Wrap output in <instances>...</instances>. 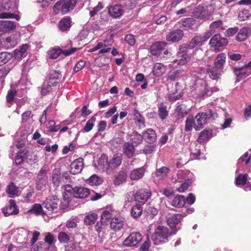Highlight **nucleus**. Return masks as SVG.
I'll use <instances>...</instances> for the list:
<instances>
[{
    "instance_id": "nucleus-27",
    "label": "nucleus",
    "mask_w": 251,
    "mask_h": 251,
    "mask_svg": "<svg viewBox=\"0 0 251 251\" xmlns=\"http://www.w3.org/2000/svg\"><path fill=\"white\" fill-rule=\"evenodd\" d=\"M235 75L236 76V81L239 82L243 78L247 77L249 74L244 67H234L233 69Z\"/></svg>"
},
{
    "instance_id": "nucleus-34",
    "label": "nucleus",
    "mask_w": 251,
    "mask_h": 251,
    "mask_svg": "<svg viewBox=\"0 0 251 251\" xmlns=\"http://www.w3.org/2000/svg\"><path fill=\"white\" fill-rule=\"evenodd\" d=\"M127 177V175L125 171L121 170L116 175L114 183L115 185H119L125 182Z\"/></svg>"
},
{
    "instance_id": "nucleus-60",
    "label": "nucleus",
    "mask_w": 251,
    "mask_h": 251,
    "mask_svg": "<svg viewBox=\"0 0 251 251\" xmlns=\"http://www.w3.org/2000/svg\"><path fill=\"white\" fill-rule=\"evenodd\" d=\"M58 239L61 243H68L70 240L69 236L64 232H60L58 235Z\"/></svg>"
},
{
    "instance_id": "nucleus-4",
    "label": "nucleus",
    "mask_w": 251,
    "mask_h": 251,
    "mask_svg": "<svg viewBox=\"0 0 251 251\" xmlns=\"http://www.w3.org/2000/svg\"><path fill=\"white\" fill-rule=\"evenodd\" d=\"M61 77L58 72L53 71L50 73L49 79L47 84H45L41 90V94L46 95L52 90V87L56 86Z\"/></svg>"
},
{
    "instance_id": "nucleus-2",
    "label": "nucleus",
    "mask_w": 251,
    "mask_h": 251,
    "mask_svg": "<svg viewBox=\"0 0 251 251\" xmlns=\"http://www.w3.org/2000/svg\"><path fill=\"white\" fill-rule=\"evenodd\" d=\"M18 0H9L4 3L3 10L7 12L0 13V19H15L19 21L20 17L16 13L18 12Z\"/></svg>"
},
{
    "instance_id": "nucleus-21",
    "label": "nucleus",
    "mask_w": 251,
    "mask_h": 251,
    "mask_svg": "<svg viewBox=\"0 0 251 251\" xmlns=\"http://www.w3.org/2000/svg\"><path fill=\"white\" fill-rule=\"evenodd\" d=\"M124 226V219L120 217H115L110 222V228L115 232L119 231L123 229Z\"/></svg>"
},
{
    "instance_id": "nucleus-55",
    "label": "nucleus",
    "mask_w": 251,
    "mask_h": 251,
    "mask_svg": "<svg viewBox=\"0 0 251 251\" xmlns=\"http://www.w3.org/2000/svg\"><path fill=\"white\" fill-rule=\"evenodd\" d=\"M27 158L26 151H23L17 154L15 159V163L17 165H20L22 164L25 159H27Z\"/></svg>"
},
{
    "instance_id": "nucleus-1",
    "label": "nucleus",
    "mask_w": 251,
    "mask_h": 251,
    "mask_svg": "<svg viewBox=\"0 0 251 251\" xmlns=\"http://www.w3.org/2000/svg\"><path fill=\"white\" fill-rule=\"evenodd\" d=\"M122 161L123 155L121 153L115 154L109 160H108L106 155H102L99 159L98 166L100 169L108 174H111L122 164Z\"/></svg>"
},
{
    "instance_id": "nucleus-12",
    "label": "nucleus",
    "mask_w": 251,
    "mask_h": 251,
    "mask_svg": "<svg viewBox=\"0 0 251 251\" xmlns=\"http://www.w3.org/2000/svg\"><path fill=\"white\" fill-rule=\"evenodd\" d=\"M151 193L150 190L141 189L138 190L134 195L135 201L139 203L144 204L150 198Z\"/></svg>"
},
{
    "instance_id": "nucleus-24",
    "label": "nucleus",
    "mask_w": 251,
    "mask_h": 251,
    "mask_svg": "<svg viewBox=\"0 0 251 251\" xmlns=\"http://www.w3.org/2000/svg\"><path fill=\"white\" fill-rule=\"evenodd\" d=\"M16 27L15 22L10 21H0V31L9 32L14 30Z\"/></svg>"
},
{
    "instance_id": "nucleus-44",
    "label": "nucleus",
    "mask_w": 251,
    "mask_h": 251,
    "mask_svg": "<svg viewBox=\"0 0 251 251\" xmlns=\"http://www.w3.org/2000/svg\"><path fill=\"white\" fill-rule=\"evenodd\" d=\"M195 124H196V121L193 116L189 115L185 121V130L187 132L191 131L193 127L195 128Z\"/></svg>"
},
{
    "instance_id": "nucleus-19",
    "label": "nucleus",
    "mask_w": 251,
    "mask_h": 251,
    "mask_svg": "<svg viewBox=\"0 0 251 251\" xmlns=\"http://www.w3.org/2000/svg\"><path fill=\"white\" fill-rule=\"evenodd\" d=\"M124 12L123 6L120 4L111 5L108 8V13L115 18L120 17Z\"/></svg>"
},
{
    "instance_id": "nucleus-28",
    "label": "nucleus",
    "mask_w": 251,
    "mask_h": 251,
    "mask_svg": "<svg viewBox=\"0 0 251 251\" xmlns=\"http://www.w3.org/2000/svg\"><path fill=\"white\" fill-rule=\"evenodd\" d=\"M212 131L210 129H204L200 132L197 141L200 144L206 142L211 137Z\"/></svg>"
},
{
    "instance_id": "nucleus-46",
    "label": "nucleus",
    "mask_w": 251,
    "mask_h": 251,
    "mask_svg": "<svg viewBox=\"0 0 251 251\" xmlns=\"http://www.w3.org/2000/svg\"><path fill=\"white\" fill-rule=\"evenodd\" d=\"M102 182V179L96 175H92L87 180V183L91 186L99 185Z\"/></svg>"
},
{
    "instance_id": "nucleus-38",
    "label": "nucleus",
    "mask_w": 251,
    "mask_h": 251,
    "mask_svg": "<svg viewBox=\"0 0 251 251\" xmlns=\"http://www.w3.org/2000/svg\"><path fill=\"white\" fill-rule=\"evenodd\" d=\"M134 147L129 143H126L124 145V152L128 158H131L134 156L135 151Z\"/></svg>"
},
{
    "instance_id": "nucleus-62",
    "label": "nucleus",
    "mask_w": 251,
    "mask_h": 251,
    "mask_svg": "<svg viewBox=\"0 0 251 251\" xmlns=\"http://www.w3.org/2000/svg\"><path fill=\"white\" fill-rule=\"evenodd\" d=\"M16 94L17 92L14 90H9L6 96L7 101L9 103H12Z\"/></svg>"
},
{
    "instance_id": "nucleus-22",
    "label": "nucleus",
    "mask_w": 251,
    "mask_h": 251,
    "mask_svg": "<svg viewBox=\"0 0 251 251\" xmlns=\"http://www.w3.org/2000/svg\"><path fill=\"white\" fill-rule=\"evenodd\" d=\"M220 54L217 56L216 61L215 63L214 66L208 69L210 77L213 80H217L219 77V67L220 59L219 57Z\"/></svg>"
},
{
    "instance_id": "nucleus-18",
    "label": "nucleus",
    "mask_w": 251,
    "mask_h": 251,
    "mask_svg": "<svg viewBox=\"0 0 251 251\" xmlns=\"http://www.w3.org/2000/svg\"><path fill=\"white\" fill-rule=\"evenodd\" d=\"M2 211L4 216H8L10 215L17 214L19 212V209L15 201L13 200H10L9 205L3 208Z\"/></svg>"
},
{
    "instance_id": "nucleus-13",
    "label": "nucleus",
    "mask_w": 251,
    "mask_h": 251,
    "mask_svg": "<svg viewBox=\"0 0 251 251\" xmlns=\"http://www.w3.org/2000/svg\"><path fill=\"white\" fill-rule=\"evenodd\" d=\"M48 168L44 166L42 168L39 172L37 178V188L38 190H41L42 187L45 185L48 181V176H47Z\"/></svg>"
},
{
    "instance_id": "nucleus-29",
    "label": "nucleus",
    "mask_w": 251,
    "mask_h": 251,
    "mask_svg": "<svg viewBox=\"0 0 251 251\" xmlns=\"http://www.w3.org/2000/svg\"><path fill=\"white\" fill-rule=\"evenodd\" d=\"M62 188L64 190V199L68 203L72 196H74L75 188H73L70 185H66L62 186Z\"/></svg>"
},
{
    "instance_id": "nucleus-36",
    "label": "nucleus",
    "mask_w": 251,
    "mask_h": 251,
    "mask_svg": "<svg viewBox=\"0 0 251 251\" xmlns=\"http://www.w3.org/2000/svg\"><path fill=\"white\" fill-rule=\"evenodd\" d=\"M98 215L96 213L90 212L86 213L84 217V223L86 225H93L97 220Z\"/></svg>"
},
{
    "instance_id": "nucleus-48",
    "label": "nucleus",
    "mask_w": 251,
    "mask_h": 251,
    "mask_svg": "<svg viewBox=\"0 0 251 251\" xmlns=\"http://www.w3.org/2000/svg\"><path fill=\"white\" fill-rule=\"evenodd\" d=\"M196 20L193 18H188L183 21L182 25L185 29H189L192 28L193 26L196 24Z\"/></svg>"
},
{
    "instance_id": "nucleus-42",
    "label": "nucleus",
    "mask_w": 251,
    "mask_h": 251,
    "mask_svg": "<svg viewBox=\"0 0 251 251\" xmlns=\"http://www.w3.org/2000/svg\"><path fill=\"white\" fill-rule=\"evenodd\" d=\"M209 45L215 51L220 50V34L214 35L209 41Z\"/></svg>"
},
{
    "instance_id": "nucleus-54",
    "label": "nucleus",
    "mask_w": 251,
    "mask_h": 251,
    "mask_svg": "<svg viewBox=\"0 0 251 251\" xmlns=\"http://www.w3.org/2000/svg\"><path fill=\"white\" fill-rule=\"evenodd\" d=\"M52 181L53 184L58 186L60 181V173L58 170H54L52 172Z\"/></svg>"
},
{
    "instance_id": "nucleus-14",
    "label": "nucleus",
    "mask_w": 251,
    "mask_h": 251,
    "mask_svg": "<svg viewBox=\"0 0 251 251\" xmlns=\"http://www.w3.org/2000/svg\"><path fill=\"white\" fill-rule=\"evenodd\" d=\"M189 58V56L187 53V48L181 47L179 48L177 52L176 59L173 61V65L176 63L180 65H184L188 61Z\"/></svg>"
},
{
    "instance_id": "nucleus-51",
    "label": "nucleus",
    "mask_w": 251,
    "mask_h": 251,
    "mask_svg": "<svg viewBox=\"0 0 251 251\" xmlns=\"http://www.w3.org/2000/svg\"><path fill=\"white\" fill-rule=\"evenodd\" d=\"M78 223H79V219L77 217H72L67 221L66 226L68 228H75L76 227Z\"/></svg>"
},
{
    "instance_id": "nucleus-61",
    "label": "nucleus",
    "mask_w": 251,
    "mask_h": 251,
    "mask_svg": "<svg viewBox=\"0 0 251 251\" xmlns=\"http://www.w3.org/2000/svg\"><path fill=\"white\" fill-rule=\"evenodd\" d=\"M239 28L237 26L230 27L227 29L224 33L225 36L230 37L235 35L238 31Z\"/></svg>"
},
{
    "instance_id": "nucleus-45",
    "label": "nucleus",
    "mask_w": 251,
    "mask_h": 251,
    "mask_svg": "<svg viewBox=\"0 0 251 251\" xmlns=\"http://www.w3.org/2000/svg\"><path fill=\"white\" fill-rule=\"evenodd\" d=\"M186 201L184 197L177 196L172 201V205L175 207H181L185 204Z\"/></svg>"
},
{
    "instance_id": "nucleus-64",
    "label": "nucleus",
    "mask_w": 251,
    "mask_h": 251,
    "mask_svg": "<svg viewBox=\"0 0 251 251\" xmlns=\"http://www.w3.org/2000/svg\"><path fill=\"white\" fill-rule=\"evenodd\" d=\"M137 4V0H127L125 3V6L128 9L134 8Z\"/></svg>"
},
{
    "instance_id": "nucleus-15",
    "label": "nucleus",
    "mask_w": 251,
    "mask_h": 251,
    "mask_svg": "<svg viewBox=\"0 0 251 251\" xmlns=\"http://www.w3.org/2000/svg\"><path fill=\"white\" fill-rule=\"evenodd\" d=\"M211 31L205 33L203 35H200L195 36L192 39L189 44L190 48H193L197 45L201 46L212 35Z\"/></svg>"
},
{
    "instance_id": "nucleus-5",
    "label": "nucleus",
    "mask_w": 251,
    "mask_h": 251,
    "mask_svg": "<svg viewBox=\"0 0 251 251\" xmlns=\"http://www.w3.org/2000/svg\"><path fill=\"white\" fill-rule=\"evenodd\" d=\"M173 234L169 233L168 229L164 226H158L151 236V240L155 245H158L164 242V239H167L170 235Z\"/></svg>"
},
{
    "instance_id": "nucleus-56",
    "label": "nucleus",
    "mask_w": 251,
    "mask_h": 251,
    "mask_svg": "<svg viewBox=\"0 0 251 251\" xmlns=\"http://www.w3.org/2000/svg\"><path fill=\"white\" fill-rule=\"evenodd\" d=\"M96 47L98 50H100L99 52V54H103L108 52L111 50L110 48H105V43L103 42H100L98 43L96 45Z\"/></svg>"
},
{
    "instance_id": "nucleus-30",
    "label": "nucleus",
    "mask_w": 251,
    "mask_h": 251,
    "mask_svg": "<svg viewBox=\"0 0 251 251\" xmlns=\"http://www.w3.org/2000/svg\"><path fill=\"white\" fill-rule=\"evenodd\" d=\"M183 35L181 30H176L169 33L166 37L167 41L176 42L180 40Z\"/></svg>"
},
{
    "instance_id": "nucleus-16",
    "label": "nucleus",
    "mask_w": 251,
    "mask_h": 251,
    "mask_svg": "<svg viewBox=\"0 0 251 251\" xmlns=\"http://www.w3.org/2000/svg\"><path fill=\"white\" fill-rule=\"evenodd\" d=\"M210 13L207 10H205L202 6L199 5L194 10L193 16L194 18L201 21L202 22L208 19Z\"/></svg>"
},
{
    "instance_id": "nucleus-25",
    "label": "nucleus",
    "mask_w": 251,
    "mask_h": 251,
    "mask_svg": "<svg viewBox=\"0 0 251 251\" xmlns=\"http://www.w3.org/2000/svg\"><path fill=\"white\" fill-rule=\"evenodd\" d=\"M195 91L196 97L199 99H201L205 96H208L209 92L205 83L201 85L199 83L197 84Z\"/></svg>"
},
{
    "instance_id": "nucleus-40",
    "label": "nucleus",
    "mask_w": 251,
    "mask_h": 251,
    "mask_svg": "<svg viewBox=\"0 0 251 251\" xmlns=\"http://www.w3.org/2000/svg\"><path fill=\"white\" fill-rule=\"evenodd\" d=\"M166 71V67L160 63H156L153 67V73L156 76L162 75Z\"/></svg>"
},
{
    "instance_id": "nucleus-52",
    "label": "nucleus",
    "mask_w": 251,
    "mask_h": 251,
    "mask_svg": "<svg viewBox=\"0 0 251 251\" xmlns=\"http://www.w3.org/2000/svg\"><path fill=\"white\" fill-rule=\"evenodd\" d=\"M96 120L95 117H92L86 123V125L83 128V131L84 132L90 131L94 126V123Z\"/></svg>"
},
{
    "instance_id": "nucleus-37",
    "label": "nucleus",
    "mask_w": 251,
    "mask_h": 251,
    "mask_svg": "<svg viewBox=\"0 0 251 251\" xmlns=\"http://www.w3.org/2000/svg\"><path fill=\"white\" fill-rule=\"evenodd\" d=\"M130 137L131 143L135 147H137L143 142V136L137 132H133Z\"/></svg>"
},
{
    "instance_id": "nucleus-49",
    "label": "nucleus",
    "mask_w": 251,
    "mask_h": 251,
    "mask_svg": "<svg viewBox=\"0 0 251 251\" xmlns=\"http://www.w3.org/2000/svg\"><path fill=\"white\" fill-rule=\"evenodd\" d=\"M248 175L246 174L243 175L239 174L235 179V184L236 185H244L247 180Z\"/></svg>"
},
{
    "instance_id": "nucleus-35",
    "label": "nucleus",
    "mask_w": 251,
    "mask_h": 251,
    "mask_svg": "<svg viewBox=\"0 0 251 251\" xmlns=\"http://www.w3.org/2000/svg\"><path fill=\"white\" fill-rule=\"evenodd\" d=\"M188 114V112L181 105H177L175 110L174 115L176 120H178L183 118Z\"/></svg>"
},
{
    "instance_id": "nucleus-23",
    "label": "nucleus",
    "mask_w": 251,
    "mask_h": 251,
    "mask_svg": "<svg viewBox=\"0 0 251 251\" xmlns=\"http://www.w3.org/2000/svg\"><path fill=\"white\" fill-rule=\"evenodd\" d=\"M251 34V28L244 27L237 33L235 39L238 42L245 41Z\"/></svg>"
},
{
    "instance_id": "nucleus-6",
    "label": "nucleus",
    "mask_w": 251,
    "mask_h": 251,
    "mask_svg": "<svg viewBox=\"0 0 251 251\" xmlns=\"http://www.w3.org/2000/svg\"><path fill=\"white\" fill-rule=\"evenodd\" d=\"M76 3V0H64L57 1L54 5L53 9L56 10L61 8L62 14L67 13L72 10Z\"/></svg>"
},
{
    "instance_id": "nucleus-31",
    "label": "nucleus",
    "mask_w": 251,
    "mask_h": 251,
    "mask_svg": "<svg viewBox=\"0 0 251 251\" xmlns=\"http://www.w3.org/2000/svg\"><path fill=\"white\" fill-rule=\"evenodd\" d=\"M169 172V169L166 167H163L157 170L154 176H153L154 180L159 181L160 180H162L167 176Z\"/></svg>"
},
{
    "instance_id": "nucleus-10",
    "label": "nucleus",
    "mask_w": 251,
    "mask_h": 251,
    "mask_svg": "<svg viewBox=\"0 0 251 251\" xmlns=\"http://www.w3.org/2000/svg\"><path fill=\"white\" fill-rule=\"evenodd\" d=\"M142 239V235L139 232L131 233L124 241V245L127 247L135 246Z\"/></svg>"
},
{
    "instance_id": "nucleus-8",
    "label": "nucleus",
    "mask_w": 251,
    "mask_h": 251,
    "mask_svg": "<svg viewBox=\"0 0 251 251\" xmlns=\"http://www.w3.org/2000/svg\"><path fill=\"white\" fill-rule=\"evenodd\" d=\"M186 214L182 216L181 214H175L168 217L167 221L168 225L172 229L176 228L175 231L173 234H176V231L180 229V227L179 226H178L182 218L186 216Z\"/></svg>"
},
{
    "instance_id": "nucleus-53",
    "label": "nucleus",
    "mask_w": 251,
    "mask_h": 251,
    "mask_svg": "<svg viewBox=\"0 0 251 251\" xmlns=\"http://www.w3.org/2000/svg\"><path fill=\"white\" fill-rule=\"evenodd\" d=\"M11 55L7 52H1L0 53V66H2L10 59Z\"/></svg>"
},
{
    "instance_id": "nucleus-58",
    "label": "nucleus",
    "mask_w": 251,
    "mask_h": 251,
    "mask_svg": "<svg viewBox=\"0 0 251 251\" xmlns=\"http://www.w3.org/2000/svg\"><path fill=\"white\" fill-rule=\"evenodd\" d=\"M111 218V213L107 210L104 211L101 216V222L102 223L106 224Z\"/></svg>"
},
{
    "instance_id": "nucleus-32",
    "label": "nucleus",
    "mask_w": 251,
    "mask_h": 251,
    "mask_svg": "<svg viewBox=\"0 0 251 251\" xmlns=\"http://www.w3.org/2000/svg\"><path fill=\"white\" fill-rule=\"evenodd\" d=\"M145 172L144 168L141 167L132 170L129 175V178L132 180H137L143 176Z\"/></svg>"
},
{
    "instance_id": "nucleus-63",
    "label": "nucleus",
    "mask_w": 251,
    "mask_h": 251,
    "mask_svg": "<svg viewBox=\"0 0 251 251\" xmlns=\"http://www.w3.org/2000/svg\"><path fill=\"white\" fill-rule=\"evenodd\" d=\"M29 47L28 44H24L22 45L19 50H16V53L17 54L18 56H22L27 50Z\"/></svg>"
},
{
    "instance_id": "nucleus-33",
    "label": "nucleus",
    "mask_w": 251,
    "mask_h": 251,
    "mask_svg": "<svg viewBox=\"0 0 251 251\" xmlns=\"http://www.w3.org/2000/svg\"><path fill=\"white\" fill-rule=\"evenodd\" d=\"M143 138L149 143H153L156 140V132L152 129H148L143 133Z\"/></svg>"
},
{
    "instance_id": "nucleus-11",
    "label": "nucleus",
    "mask_w": 251,
    "mask_h": 251,
    "mask_svg": "<svg viewBox=\"0 0 251 251\" xmlns=\"http://www.w3.org/2000/svg\"><path fill=\"white\" fill-rule=\"evenodd\" d=\"M194 180V175L189 170L180 171L176 176H174L172 180L174 183L182 182L183 181H191Z\"/></svg>"
},
{
    "instance_id": "nucleus-59",
    "label": "nucleus",
    "mask_w": 251,
    "mask_h": 251,
    "mask_svg": "<svg viewBox=\"0 0 251 251\" xmlns=\"http://www.w3.org/2000/svg\"><path fill=\"white\" fill-rule=\"evenodd\" d=\"M192 183L191 181H184L180 185L177 187L176 190L179 193L184 192L186 190L190 185Z\"/></svg>"
},
{
    "instance_id": "nucleus-7",
    "label": "nucleus",
    "mask_w": 251,
    "mask_h": 251,
    "mask_svg": "<svg viewBox=\"0 0 251 251\" xmlns=\"http://www.w3.org/2000/svg\"><path fill=\"white\" fill-rule=\"evenodd\" d=\"M60 201L55 196L47 199L43 202L44 206L51 212H57Z\"/></svg>"
},
{
    "instance_id": "nucleus-50",
    "label": "nucleus",
    "mask_w": 251,
    "mask_h": 251,
    "mask_svg": "<svg viewBox=\"0 0 251 251\" xmlns=\"http://www.w3.org/2000/svg\"><path fill=\"white\" fill-rule=\"evenodd\" d=\"M142 212V207L139 204H137L133 206L131 210V215L133 217L135 218H137L140 216Z\"/></svg>"
},
{
    "instance_id": "nucleus-17",
    "label": "nucleus",
    "mask_w": 251,
    "mask_h": 251,
    "mask_svg": "<svg viewBox=\"0 0 251 251\" xmlns=\"http://www.w3.org/2000/svg\"><path fill=\"white\" fill-rule=\"evenodd\" d=\"M167 43L165 42H156L153 43L150 48L151 54L153 55H159L161 52L166 49Z\"/></svg>"
},
{
    "instance_id": "nucleus-41",
    "label": "nucleus",
    "mask_w": 251,
    "mask_h": 251,
    "mask_svg": "<svg viewBox=\"0 0 251 251\" xmlns=\"http://www.w3.org/2000/svg\"><path fill=\"white\" fill-rule=\"evenodd\" d=\"M22 124L31 125L33 123L34 120L33 119V115L31 111H26L22 115Z\"/></svg>"
},
{
    "instance_id": "nucleus-20",
    "label": "nucleus",
    "mask_w": 251,
    "mask_h": 251,
    "mask_svg": "<svg viewBox=\"0 0 251 251\" xmlns=\"http://www.w3.org/2000/svg\"><path fill=\"white\" fill-rule=\"evenodd\" d=\"M83 160L79 158L74 162L70 165V172L73 175L78 174L81 172L83 167Z\"/></svg>"
},
{
    "instance_id": "nucleus-9",
    "label": "nucleus",
    "mask_w": 251,
    "mask_h": 251,
    "mask_svg": "<svg viewBox=\"0 0 251 251\" xmlns=\"http://www.w3.org/2000/svg\"><path fill=\"white\" fill-rule=\"evenodd\" d=\"M78 49L76 48H72L70 50H62L59 48H54L49 51L48 55L50 58L56 59L61 53L63 54L66 56H69L77 50Z\"/></svg>"
},
{
    "instance_id": "nucleus-26",
    "label": "nucleus",
    "mask_w": 251,
    "mask_h": 251,
    "mask_svg": "<svg viewBox=\"0 0 251 251\" xmlns=\"http://www.w3.org/2000/svg\"><path fill=\"white\" fill-rule=\"evenodd\" d=\"M90 194V190L83 187H75L74 197L78 199H84Z\"/></svg>"
},
{
    "instance_id": "nucleus-3",
    "label": "nucleus",
    "mask_w": 251,
    "mask_h": 251,
    "mask_svg": "<svg viewBox=\"0 0 251 251\" xmlns=\"http://www.w3.org/2000/svg\"><path fill=\"white\" fill-rule=\"evenodd\" d=\"M218 117V114L213 112L211 109L206 112H199L195 116L196 124H195V129L196 131L200 130L203 128L207 123V121L212 118L214 119Z\"/></svg>"
},
{
    "instance_id": "nucleus-47",
    "label": "nucleus",
    "mask_w": 251,
    "mask_h": 251,
    "mask_svg": "<svg viewBox=\"0 0 251 251\" xmlns=\"http://www.w3.org/2000/svg\"><path fill=\"white\" fill-rule=\"evenodd\" d=\"M59 28L62 31L69 29L71 26V20L70 18H65L59 22Z\"/></svg>"
},
{
    "instance_id": "nucleus-43",
    "label": "nucleus",
    "mask_w": 251,
    "mask_h": 251,
    "mask_svg": "<svg viewBox=\"0 0 251 251\" xmlns=\"http://www.w3.org/2000/svg\"><path fill=\"white\" fill-rule=\"evenodd\" d=\"M158 114L162 120L165 119L169 115L167 107L163 103H161L158 106Z\"/></svg>"
},
{
    "instance_id": "nucleus-39",
    "label": "nucleus",
    "mask_w": 251,
    "mask_h": 251,
    "mask_svg": "<svg viewBox=\"0 0 251 251\" xmlns=\"http://www.w3.org/2000/svg\"><path fill=\"white\" fill-rule=\"evenodd\" d=\"M27 213L33 214L36 216L44 215V211L41 204L38 203L33 204L31 208L27 211Z\"/></svg>"
},
{
    "instance_id": "nucleus-57",
    "label": "nucleus",
    "mask_w": 251,
    "mask_h": 251,
    "mask_svg": "<svg viewBox=\"0 0 251 251\" xmlns=\"http://www.w3.org/2000/svg\"><path fill=\"white\" fill-rule=\"evenodd\" d=\"M6 192L10 196V197H13L17 195V188L14 185L13 183H11L7 187Z\"/></svg>"
}]
</instances>
